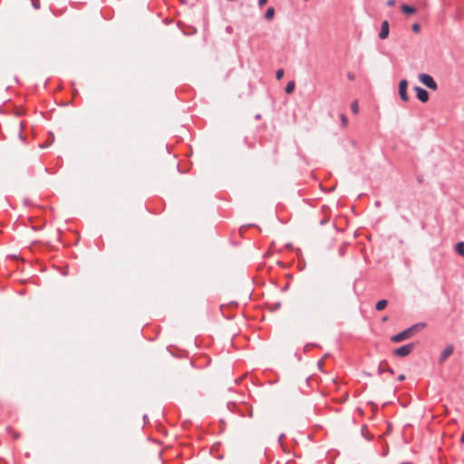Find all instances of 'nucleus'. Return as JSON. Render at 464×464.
Here are the masks:
<instances>
[{"instance_id": "nucleus-1", "label": "nucleus", "mask_w": 464, "mask_h": 464, "mask_svg": "<svg viewBox=\"0 0 464 464\" xmlns=\"http://www.w3.org/2000/svg\"><path fill=\"white\" fill-rule=\"evenodd\" d=\"M419 328H420V324L413 325V326L392 336L391 341L393 343H401L404 340H407V339L411 338L414 334V333H416L418 331Z\"/></svg>"}, {"instance_id": "nucleus-2", "label": "nucleus", "mask_w": 464, "mask_h": 464, "mask_svg": "<svg viewBox=\"0 0 464 464\" xmlns=\"http://www.w3.org/2000/svg\"><path fill=\"white\" fill-rule=\"evenodd\" d=\"M321 308H322V300L318 296L312 298L305 304V310L308 313L317 312Z\"/></svg>"}, {"instance_id": "nucleus-3", "label": "nucleus", "mask_w": 464, "mask_h": 464, "mask_svg": "<svg viewBox=\"0 0 464 464\" xmlns=\"http://www.w3.org/2000/svg\"><path fill=\"white\" fill-rule=\"evenodd\" d=\"M419 80L421 83H423L425 86H427L430 90L436 91L438 89V84L433 80V78L429 74H426V73L419 74Z\"/></svg>"}, {"instance_id": "nucleus-4", "label": "nucleus", "mask_w": 464, "mask_h": 464, "mask_svg": "<svg viewBox=\"0 0 464 464\" xmlns=\"http://www.w3.org/2000/svg\"><path fill=\"white\" fill-rule=\"evenodd\" d=\"M413 348H414V344L409 343L406 345H402L399 348H396L395 350H393L392 353L396 356L405 357V356H408L412 352Z\"/></svg>"}, {"instance_id": "nucleus-5", "label": "nucleus", "mask_w": 464, "mask_h": 464, "mask_svg": "<svg viewBox=\"0 0 464 464\" xmlns=\"http://www.w3.org/2000/svg\"><path fill=\"white\" fill-rule=\"evenodd\" d=\"M408 82L403 79L399 82V95L403 102L409 101V95L407 93Z\"/></svg>"}, {"instance_id": "nucleus-6", "label": "nucleus", "mask_w": 464, "mask_h": 464, "mask_svg": "<svg viewBox=\"0 0 464 464\" xmlns=\"http://www.w3.org/2000/svg\"><path fill=\"white\" fill-rule=\"evenodd\" d=\"M414 91L416 92L417 98L421 102H427L429 101V93L426 90H424L423 88H421L420 86H416V87H414Z\"/></svg>"}, {"instance_id": "nucleus-7", "label": "nucleus", "mask_w": 464, "mask_h": 464, "mask_svg": "<svg viewBox=\"0 0 464 464\" xmlns=\"http://www.w3.org/2000/svg\"><path fill=\"white\" fill-rule=\"evenodd\" d=\"M454 351L453 345L450 344L448 345L443 352L440 353L439 358V362L443 363L452 353Z\"/></svg>"}, {"instance_id": "nucleus-8", "label": "nucleus", "mask_w": 464, "mask_h": 464, "mask_svg": "<svg viewBox=\"0 0 464 464\" xmlns=\"http://www.w3.org/2000/svg\"><path fill=\"white\" fill-rule=\"evenodd\" d=\"M389 36V23L388 21H383L382 23V28L379 33V37L383 40L386 39Z\"/></svg>"}, {"instance_id": "nucleus-9", "label": "nucleus", "mask_w": 464, "mask_h": 464, "mask_svg": "<svg viewBox=\"0 0 464 464\" xmlns=\"http://www.w3.org/2000/svg\"><path fill=\"white\" fill-rule=\"evenodd\" d=\"M401 9L405 14H412L416 12L415 7L408 5H402Z\"/></svg>"}, {"instance_id": "nucleus-10", "label": "nucleus", "mask_w": 464, "mask_h": 464, "mask_svg": "<svg viewBox=\"0 0 464 464\" xmlns=\"http://www.w3.org/2000/svg\"><path fill=\"white\" fill-rule=\"evenodd\" d=\"M456 252L464 257V242H459L455 246Z\"/></svg>"}, {"instance_id": "nucleus-11", "label": "nucleus", "mask_w": 464, "mask_h": 464, "mask_svg": "<svg viewBox=\"0 0 464 464\" xmlns=\"http://www.w3.org/2000/svg\"><path fill=\"white\" fill-rule=\"evenodd\" d=\"M387 304H388L387 300L382 299V300H380L379 302H377L375 307L378 311H382L387 306Z\"/></svg>"}, {"instance_id": "nucleus-12", "label": "nucleus", "mask_w": 464, "mask_h": 464, "mask_svg": "<svg viewBox=\"0 0 464 464\" xmlns=\"http://www.w3.org/2000/svg\"><path fill=\"white\" fill-rule=\"evenodd\" d=\"M383 372H388L391 374L394 373V372L392 368H390L388 366L384 367L383 363H381V365L379 366V373L382 374Z\"/></svg>"}, {"instance_id": "nucleus-13", "label": "nucleus", "mask_w": 464, "mask_h": 464, "mask_svg": "<svg viewBox=\"0 0 464 464\" xmlns=\"http://www.w3.org/2000/svg\"><path fill=\"white\" fill-rule=\"evenodd\" d=\"M295 82L292 81V82H289L287 84H286V87H285V92L290 94L294 92L295 90Z\"/></svg>"}, {"instance_id": "nucleus-14", "label": "nucleus", "mask_w": 464, "mask_h": 464, "mask_svg": "<svg viewBox=\"0 0 464 464\" xmlns=\"http://www.w3.org/2000/svg\"><path fill=\"white\" fill-rule=\"evenodd\" d=\"M274 15H275V10H274V8H273V7H269V8L266 10V14H265L266 18L267 20H270V19H272V18L274 17Z\"/></svg>"}, {"instance_id": "nucleus-15", "label": "nucleus", "mask_w": 464, "mask_h": 464, "mask_svg": "<svg viewBox=\"0 0 464 464\" xmlns=\"http://www.w3.org/2000/svg\"><path fill=\"white\" fill-rule=\"evenodd\" d=\"M351 110L352 111L356 114L359 111V104H358V102L357 101H354L352 102L351 104Z\"/></svg>"}, {"instance_id": "nucleus-16", "label": "nucleus", "mask_w": 464, "mask_h": 464, "mask_svg": "<svg viewBox=\"0 0 464 464\" xmlns=\"http://www.w3.org/2000/svg\"><path fill=\"white\" fill-rule=\"evenodd\" d=\"M284 76V70L283 69H279L276 71V77L277 80H281Z\"/></svg>"}, {"instance_id": "nucleus-17", "label": "nucleus", "mask_w": 464, "mask_h": 464, "mask_svg": "<svg viewBox=\"0 0 464 464\" xmlns=\"http://www.w3.org/2000/svg\"><path fill=\"white\" fill-rule=\"evenodd\" d=\"M341 121L343 127H346L348 124V119L344 114H341Z\"/></svg>"}, {"instance_id": "nucleus-18", "label": "nucleus", "mask_w": 464, "mask_h": 464, "mask_svg": "<svg viewBox=\"0 0 464 464\" xmlns=\"http://www.w3.org/2000/svg\"><path fill=\"white\" fill-rule=\"evenodd\" d=\"M420 30V26L419 24H412V31L415 32V33H419Z\"/></svg>"}, {"instance_id": "nucleus-19", "label": "nucleus", "mask_w": 464, "mask_h": 464, "mask_svg": "<svg viewBox=\"0 0 464 464\" xmlns=\"http://www.w3.org/2000/svg\"><path fill=\"white\" fill-rule=\"evenodd\" d=\"M404 380H405V375H403V374L399 375L398 381L402 382Z\"/></svg>"}, {"instance_id": "nucleus-20", "label": "nucleus", "mask_w": 464, "mask_h": 464, "mask_svg": "<svg viewBox=\"0 0 464 464\" xmlns=\"http://www.w3.org/2000/svg\"><path fill=\"white\" fill-rule=\"evenodd\" d=\"M325 223H326V220H324V219L321 221V224H322V225H324V224H325Z\"/></svg>"}]
</instances>
